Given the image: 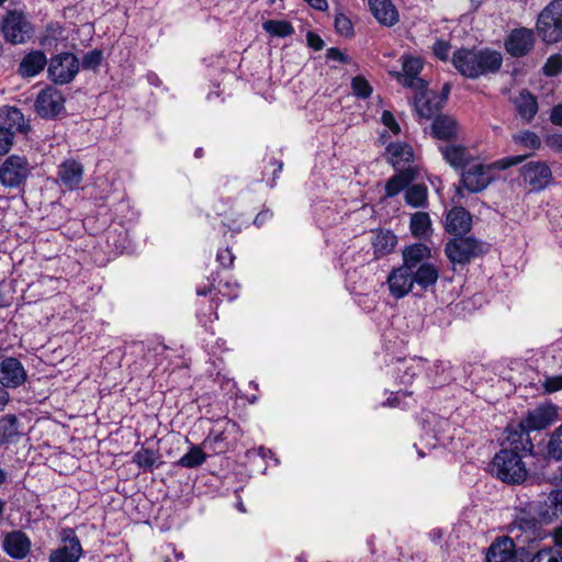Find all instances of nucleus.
Listing matches in <instances>:
<instances>
[{"instance_id":"obj_44","label":"nucleus","mask_w":562,"mask_h":562,"mask_svg":"<svg viewBox=\"0 0 562 562\" xmlns=\"http://www.w3.org/2000/svg\"><path fill=\"white\" fill-rule=\"evenodd\" d=\"M513 139L516 144L521 145L522 147L529 148L531 150L539 149L541 146L540 137L531 131H522L513 136Z\"/></svg>"},{"instance_id":"obj_56","label":"nucleus","mask_w":562,"mask_h":562,"mask_svg":"<svg viewBox=\"0 0 562 562\" xmlns=\"http://www.w3.org/2000/svg\"><path fill=\"white\" fill-rule=\"evenodd\" d=\"M13 137L11 132L0 127V155H4L10 150L13 144Z\"/></svg>"},{"instance_id":"obj_38","label":"nucleus","mask_w":562,"mask_h":562,"mask_svg":"<svg viewBox=\"0 0 562 562\" xmlns=\"http://www.w3.org/2000/svg\"><path fill=\"white\" fill-rule=\"evenodd\" d=\"M160 454L157 450L140 448L135 452L133 462L145 472H151L157 467Z\"/></svg>"},{"instance_id":"obj_29","label":"nucleus","mask_w":562,"mask_h":562,"mask_svg":"<svg viewBox=\"0 0 562 562\" xmlns=\"http://www.w3.org/2000/svg\"><path fill=\"white\" fill-rule=\"evenodd\" d=\"M402 255L403 266L414 270L416 267L424 265V260H427L431 257V250L425 244L415 243L405 247Z\"/></svg>"},{"instance_id":"obj_41","label":"nucleus","mask_w":562,"mask_h":562,"mask_svg":"<svg viewBox=\"0 0 562 562\" xmlns=\"http://www.w3.org/2000/svg\"><path fill=\"white\" fill-rule=\"evenodd\" d=\"M218 307V302L214 297L209 301L205 305V302L200 303V307L198 310L196 316L200 324L203 327H207L210 324L214 323L217 319L216 310Z\"/></svg>"},{"instance_id":"obj_17","label":"nucleus","mask_w":562,"mask_h":562,"mask_svg":"<svg viewBox=\"0 0 562 562\" xmlns=\"http://www.w3.org/2000/svg\"><path fill=\"white\" fill-rule=\"evenodd\" d=\"M61 539L63 546L50 554L49 562H77L82 553V548L75 530L64 529Z\"/></svg>"},{"instance_id":"obj_59","label":"nucleus","mask_w":562,"mask_h":562,"mask_svg":"<svg viewBox=\"0 0 562 562\" xmlns=\"http://www.w3.org/2000/svg\"><path fill=\"white\" fill-rule=\"evenodd\" d=\"M546 144L557 151H562V135L561 134H552L548 135L546 138Z\"/></svg>"},{"instance_id":"obj_61","label":"nucleus","mask_w":562,"mask_h":562,"mask_svg":"<svg viewBox=\"0 0 562 562\" xmlns=\"http://www.w3.org/2000/svg\"><path fill=\"white\" fill-rule=\"evenodd\" d=\"M273 216V213L272 211H270L269 209H266V210H262L261 212H259L257 214V216L254 218V225L257 226L258 228L262 227V225L268 222L269 220H271Z\"/></svg>"},{"instance_id":"obj_34","label":"nucleus","mask_w":562,"mask_h":562,"mask_svg":"<svg viewBox=\"0 0 562 562\" xmlns=\"http://www.w3.org/2000/svg\"><path fill=\"white\" fill-rule=\"evenodd\" d=\"M415 171L412 168L402 170L391 177L385 184V198H393L408 187L414 180Z\"/></svg>"},{"instance_id":"obj_64","label":"nucleus","mask_w":562,"mask_h":562,"mask_svg":"<svg viewBox=\"0 0 562 562\" xmlns=\"http://www.w3.org/2000/svg\"><path fill=\"white\" fill-rule=\"evenodd\" d=\"M269 164H270V166L274 167L273 178L271 179V181L268 182L269 187L273 188L276 186V178H277L278 173H280L283 169V162L280 160H277L274 158H271Z\"/></svg>"},{"instance_id":"obj_53","label":"nucleus","mask_w":562,"mask_h":562,"mask_svg":"<svg viewBox=\"0 0 562 562\" xmlns=\"http://www.w3.org/2000/svg\"><path fill=\"white\" fill-rule=\"evenodd\" d=\"M450 49H451L450 43L445 40H437L432 45L434 55L438 59L443 60V61H446L448 59Z\"/></svg>"},{"instance_id":"obj_40","label":"nucleus","mask_w":562,"mask_h":562,"mask_svg":"<svg viewBox=\"0 0 562 562\" xmlns=\"http://www.w3.org/2000/svg\"><path fill=\"white\" fill-rule=\"evenodd\" d=\"M226 439L227 437L224 430H211L206 438L203 440L202 447L204 449L211 450L215 454L223 453L227 449V445L225 442Z\"/></svg>"},{"instance_id":"obj_7","label":"nucleus","mask_w":562,"mask_h":562,"mask_svg":"<svg viewBox=\"0 0 562 562\" xmlns=\"http://www.w3.org/2000/svg\"><path fill=\"white\" fill-rule=\"evenodd\" d=\"M2 33L7 42L24 44L32 36L33 27L23 13L11 11L3 19Z\"/></svg>"},{"instance_id":"obj_24","label":"nucleus","mask_w":562,"mask_h":562,"mask_svg":"<svg viewBox=\"0 0 562 562\" xmlns=\"http://www.w3.org/2000/svg\"><path fill=\"white\" fill-rule=\"evenodd\" d=\"M370 12L384 26L395 25L400 18L396 7L391 0H369Z\"/></svg>"},{"instance_id":"obj_55","label":"nucleus","mask_w":562,"mask_h":562,"mask_svg":"<svg viewBox=\"0 0 562 562\" xmlns=\"http://www.w3.org/2000/svg\"><path fill=\"white\" fill-rule=\"evenodd\" d=\"M381 121L393 134H400L401 127L392 112L384 110L381 116Z\"/></svg>"},{"instance_id":"obj_37","label":"nucleus","mask_w":562,"mask_h":562,"mask_svg":"<svg viewBox=\"0 0 562 562\" xmlns=\"http://www.w3.org/2000/svg\"><path fill=\"white\" fill-rule=\"evenodd\" d=\"M426 361L424 359H412L408 362L403 363V368H398V381L400 384L405 386L411 385L415 376H417L426 368Z\"/></svg>"},{"instance_id":"obj_20","label":"nucleus","mask_w":562,"mask_h":562,"mask_svg":"<svg viewBox=\"0 0 562 562\" xmlns=\"http://www.w3.org/2000/svg\"><path fill=\"white\" fill-rule=\"evenodd\" d=\"M0 127L11 132L13 136L16 132L26 134L31 130L21 110L8 105L0 108Z\"/></svg>"},{"instance_id":"obj_10","label":"nucleus","mask_w":562,"mask_h":562,"mask_svg":"<svg viewBox=\"0 0 562 562\" xmlns=\"http://www.w3.org/2000/svg\"><path fill=\"white\" fill-rule=\"evenodd\" d=\"M34 109L42 119H55L65 110V98L55 87H46L37 94Z\"/></svg>"},{"instance_id":"obj_33","label":"nucleus","mask_w":562,"mask_h":562,"mask_svg":"<svg viewBox=\"0 0 562 562\" xmlns=\"http://www.w3.org/2000/svg\"><path fill=\"white\" fill-rule=\"evenodd\" d=\"M516 110L519 116L526 122H530L538 112L537 98L528 90H522L515 100Z\"/></svg>"},{"instance_id":"obj_12","label":"nucleus","mask_w":562,"mask_h":562,"mask_svg":"<svg viewBox=\"0 0 562 562\" xmlns=\"http://www.w3.org/2000/svg\"><path fill=\"white\" fill-rule=\"evenodd\" d=\"M525 458L533 454V443L527 431L520 424L506 427V437L502 442V449Z\"/></svg>"},{"instance_id":"obj_18","label":"nucleus","mask_w":562,"mask_h":562,"mask_svg":"<svg viewBox=\"0 0 562 562\" xmlns=\"http://www.w3.org/2000/svg\"><path fill=\"white\" fill-rule=\"evenodd\" d=\"M390 293L395 299L406 296L414 286L413 270L405 266L393 269L387 277Z\"/></svg>"},{"instance_id":"obj_14","label":"nucleus","mask_w":562,"mask_h":562,"mask_svg":"<svg viewBox=\"0 0 562 562\" xmlns=\"http://www.w3.org/2000/svg\"><path fill=\"white\" fill-rule=\"evenodd\" d=\"M462 170V186L472 193L483 191L494 178L492 167L483 164H474Z\"/></svg>"},{"instance_id":"obj_11","label":"nucleus","mask_w":562,"mask_h":562,"mask_svg":"<svg viewBox=\"0 0 562 562\" xmlns=\"http://www.w3.org/2000/svg\"><path fill=\"white\" fill-rule=\"evenodd\" d=\"M559 418L558 407L552 403L540 404L529 409L519 424L527 431L542 430L555 423Z\"/></svg>"},{"instance_id":"obj_46","label":"nucleus","mask_w":562,"mask_h":562,"mask_svg":"<svg viewBox=\"0 0 562 562\" xmlns=\"http://www.w3.org/2000/svg\"><path fill=\"white\" fill-rule=\"evenodd\" d=\"M447 366L443 361H436L431 368L428 369L427 376L432 385H441L448 380L446 374Z\"/></svg>"},{"instance_id":"obj_16","label":"nucleus","mask_w":562,"mask_h":562,"mask_svg":"<svg viewBox=\"0 0 562 562\" xmlns=\"http://www.w3.org/2000/svg\"><path fill=\"white\" fill-rule=\"evenodd\" d=\"M424 63L419 57L404 56L403 57V74H398V81L407 88L415 90V92H423L427 88V82L419 78L418 75L423 70Z\"/></svg>"},{"instance_id":"obj_60","label":"nucleus","mask_w":562,"mask_h":562,"mask_svg":"<svg viewBox=\"0 0 562 562\" xmlns=\"http://www.w3.org/2000/svg\"><path fill=\"white\" fill-rule=\"evenodd\" d=\"M308 46L315 50H321L324 47V41L314 32H308L306 35Z\"/></svg>"},{"instance_id":"obj_58","label":"nucleus","mask_w":562,"mask_h":562,"mask_svg":"<svg viewBox=\"0 0 562 562\" xmlns=\"http://www.w3.org/2000/svg\"><path fill=\"white\" fill-rule=\"evenodd\" d=\"M326 57L327 59L336 60L342 64H348L350 61L349 57L337 47L328 48L326 52Z\"/></svg>"},{"instance_id":"obj_50","label":"nucleus","mask_w":562,"mask_h":562,"mask_svg":"<svg viewBox=\"0 0 562 562\" xmlns=\"http://www.w3.org/2000/svg\"><path fill=\"white\" fill-rule=\"evenodd\" d=\"M542 71L548 77L558 76L562 71V55L550 56L543 65Z\"/></svg>"},{"instance_id":"obj_42","label":"nucleus","mask_w":562,"mask_h":562,"mask_svg":"<svg viewBox=\"0 0 562 562\" xmlns=\"http://www.w3.org/2000/svg\"><path fill=\"white\" fill-rule=\"evenodd\" d=\"M262 29L272 36L288 37L294 33V27L288 21L268 20L262 23Z\"/></svg>"},{"instance_id":"obj_2","label":"nucleus","mask_w":562,"mask_h":562,"mask_svg":"<svg viewBox=\"0 0 562 562\" xmlns=\"http://www.w3.org/2000/svg\"><path fill=\"white\" fill-rule=\"evenodd\" d=\"M451 63L456 70L469 79H477L497 74L503 65V56L492 48H465L453 52Z\"/></svg>"},{"instance_id":"obj_13","label":"nucleus","mask_w":562,"mask_h":562,"mask_svg":"<svg viewBox=\"0 0 562 562\" xmlns=\"http://www.w3.org/2000/svg\"><path fill=\"white\" fill-rule=\"evenodd\" d=\"M48 58L42 49H29L23 52L16 67V75L22 79H33L44 71Z\"/></svg>"},{"instance_id":"obj_57","label":"nucleus","mask_w":562,"mask_h":562,"mask_svg":"<svg viewBox=\"0 0 562 562\" xmlns=\"http://www.w3.org/2000/svg\"><path fill=\"white\" fill-rule=\"evenodd\" d=\"M543 387L548 393H553L562 390V374L548 376L543 382Z\"/></svg>"},{"instance_id":"obj_28","label":"nucleus","mask_w":562,"mask_h":562,"mask_svg":"<svg viewBox=\"0 0 562 562\" xmlns=\"http://www.w3.org/2000/svg\"><path fill=\"white\" fill-rule=\"evenodd\" d=\"M31 548V541L22 531H13L5 536L3 549L11 558L23 559Z\"/></svg>"},{"instance_id":"obj_6","label":"nucleus","mask_w":562,"mask_h":562,"mask_svg":"<svg viewBox=\"0 0 562 562\" xmlns=\"http://www.w3.org/2000/svg\"><path fill=\"white\" fill-rule=\"evenodd\" d=\"M80 63L77 56L69 52L54 55L47 64V75L55 85L70 83L77 76Z\"/></svg>"},{"instance_id":"obj_32","label":"nucleus","mask_w":562,"mask_h":562,"mask_svg":"<svg viewBox=\"0 0 562 562\" xmlns=\"http://www.w3.org/2000/svg\"><path fill=\"white\" fill-rule=\"evenodd\" d=\"M439 278L438 269L429 262L420 265L413 270V282L422 290L434 286Z\"/></svg>"},{"instance_id":"obj_1","label":"nucleus","mask_w":562,"mask_h":562,"mask_svg":"<svg viewBox=\"0 0 562 562\" xmlns=\"http://www.w3.org/2000/svg\"><path fill=\"white\" fill-rule=\"evenodd\" d=\"M561 515L562 490H553L543 505L530 503L522 508H516L515 518L507 527L509 539L518 550L535 549L538 542L550 536L543 524H549Z\"/></svg>"},{"instance_id":"obj_9","label":"nucleus","mask_w":562,"mask_h":562,"mask_svg":"<svg viewBox=\"0 0 562 562\" xmlns=\"http://www.w3.org/2000/svg\"><path fill=\"white\" fill-rule=\"evenodd\" d=\"M445 252L449 260L453 263L465 265L481 252V245L472 237L456 236L446 247Z\"/></svg>"},{"instance_id":"obj_5","label":"nucleus","mask_w":562,"mask_h":562,"mask_svg":"<svg viewBox=\"0 0 562 562\" xmlns=\"http://www.w3.org/2000/svg\"><path fill=\"white\" fill-rule=\"evenodd\" d=\"M32 171L25 156L10 155L0 166V182L10 189L23 187Z\"/></svg>"},{"instance_id":"obj_63","label":"nucleus","mask_w":562,"mask_h":562,"mask_svg":"<svg viewBox=\"0 0 562 562\" xmlns=\"http://www.w3.org/2000/svg\"><path fill=\"white\" fill-rule=\"evenodd\" d=\"M550 121L557 126H562V103H559L552 108Z\"/></svg>"},{"instance_id":"obj_27","label":"nucleus","mask_w":562,"mask_h":562,"mask_svg":"<svg viewBox=\"0 0 562 562\" xmlns=\"http://www.w3.org/2000/svg\"><path fill=\"white\" fill-rule=\"evenodd\" d=\"M389 161L394 169L402 171L411 168L409 165L414 160V153L412 146L406 143H390L386 146Z\"/></svg>"},{"instance_id":"obj_3","label":"nucleus","mask_w":562,"mask_h":562,"mask_svg":"<svg viewBox=\"0 0 562 562\" xmlns=\"http://www.w3.org/2000/svg\"><path fill=\"white\" fill-rule=\"evenodd\" d=\"M522 459L507 450H499L490 464L491 473L504 483L520 484L528 476Z\"/></svg>"},{"instance_id":"obj_39","label":"nucleus","mask_w":562,"mask_h":562,"mask_svg":"<svg viewBox=\"0 0 562 562\" xmlns=\"http://www.w3.org/2000/svg\"><path fill=\"white\" fill-rule=\"evenodd\" d=\"M206 459L207 454L203 451L202 445H193L190 447L189 451L179 459L178 465L194 469L202 465Z\"/></svg>"},{"instance_id":"obj_30","label":"nucleus","mask_w":562,"mask_h":562,"mask_svg":"<svg viewBox=\"0 0 562 562\" xmlns=\"http://www.w3.org/2000/svg\"><path fill=\"white\" fill-rule=\"evenodd\" d=\"M515 543L506 538L504 540L494 541L487 550V562H516V557L513 551Z\"/></svg>"},{"instance_id":"obj_8","label":"nucleus","mask_w":562,"mask_h":562,"mask_svg":"<svg viewBox=\"0 0 562 562\" xmlns=\"http://www.w3.org/2000/svg\"><path fill=\"white\" fill-rule=\"evenodd\" d=\"M519 173L524 183L533 192L542 191L553 181L550 167L547 162L540 160L522 165Z\"/></svg>"},{"instance_id":"obj_21","label":"nucleus","mask_w":562,"mask_h":562,"mask_svg":"<svg viewBox=\"0 0 562 562\" xmlns=\"http://www.w3.org/2000/svg\"><path fill=\"white\" fill-rule=\"evenodd\" d=\"M472 216L464 207H453L446 217V229L454 236H462L470 232Z\"/></svg>"},{"instance_id":"obj_54","label":"nucleus","mask_w":562,"mask_h":562,"mask_svg":"<svg viewBox=\"0 0 562 562\" xmlns=\"http://www.w3.org/2000/svg\"><path fill=\"white\" fill-rule=\"evenodd\" d=\"M216 260L221 267L231 268L234 265L235 256L233 255L232 250L226 247L217 251Z\"/></svg>"},{"instance_id":"obj_22","label":"nucleus","mask_w":562,"mask_h":562,"mask_svg":"<svg viewBox=\"0 0 562 562\" xmlns=\"http://www.w3.org/2000/svg\"><path fill=\"white\" fill-rule=\"evenodd\" d=\"M459 125L454 117L447 114H438L431 123V135L447 143L457 139Z\"/></svg>"},{"instance_id":"obj_62","label":"nucleus","mask_w":562,"mask_h":562,"mask_svg":"<svg viewBox=\"0 0 562 562\" xmlns=\"http://www.w3.org/2000/svg\"><path fill=\"white\" fill-rule=\"evenodd\" d=\"M525 158H526V156H522V155L510 156V157H506V158L499 160L498 164L501 165V167L503 169H506L512 166L519 165L520 162H522L525 160Z\"/></svg>"},{"instance_id":"obj_26","label":"nucleus","mask_w":562,"mask_h":562,"mask_svg":"<svg viewBox=\"0 0 562 562\" xmlns=\"http://www.w3.org/2000/svg\"><path fill=\"white\" fill-rule=\"evenodd\" d=\"M443 159L454 169H464L472 160V155L467 147L452 144L438 146Z\"/></svg>"},{"instance_id":"obj_51","label":"nucleus","mask_w":562,"mask_h":562,"mask_svg":"<svg viewBox=\"0 0 562 562\" xmlns=\"http://www.w3.org/2000/svg\"><path fill=\"white\" fill-rule=\"evenodd\" d=\"M530 562H562L561 553L551 547L539 550Z\"/></svg>"},{"instance_id":"obj_23","label":"nucleus","mask_w":562,"mask_h":562,"mask_svg":"<svg viewBox=\"0 0 562 562\" xmlns=\"http://www.w3.org/2000/svg\"><path fill=\"white\" fill-rule=\"evenodd\" d=\"M442 104L443 100H439V95L429 92L427 88L423 92H416L414 99V105L418 115L425 119L437 116Z\"/></svg>"},{"instance_id":"obj_15","label":"nucleus","mask_w":562,"mask_h":562,"mask_svg":"<svg viewBox=\"0 0 562 562\" xmlns=\"http://www.w3.org/2000/svg\"><path fill=\"white\" fill-rule=\"evenodd\" d=\"M535 33L530 29L519 27L513 30L506 41V52L516 58L526 56L535 46Z\"/></svg>"},{"instance_id":"obj_47","label":"nucleus","mask_w":562,"mask_h":562,"mask_svg":"<svg viewBox=\"0 0 562 562\" xmlns=\"http://www.w3.org/2000/svg\"><path fill=\"white\" fill-rule=\"evenodd\" d=\"M103 59V53L101 49H92L83 55L81 60V67L85 70H97Z\"/></svg>"},{"instance_id":"obj_4","label":"nucleus","mask_w":562,"mask_h":562,"mask_svg":"<svg viewBox=\"0 0 562 562\" xmlns=\"http://www.w3.org/2000/svg\"><path fill=\"white\" fill-rule=\"evenodd\" d=\"M537 31L548 44L562 40V0L551 1L539 14Z\"/></svg>"},{"instance_id":"obj_25","label":"nucleus","mask_w":562,"mask_h":562,"mask_svg":"<svg viewBox=\"0 0 562 562\" xmlns=\"http://www.w3.org/2000/svg\"><path fill=\"white\" fill-rule=\"evenodd\" d=\"M83 178V166L75 159H67L58 167V179L68 190L79 187Z\"/></svg>"},{"instance_id":"obj_45","label":"nucleus","mask_w":562,"mask_h":562,"mask_svg":"<svg viewBox=\"0 0 562 562\" xmlns=\"http://www.w3.org/2000/svg\"><path fill=\"white\" fill-rule=\"evenodd\" d=\"M548 453L554 460H562V424L550 437L548 442Z\"/></svg>"},{"instance_id":"obj_19","label":"nucleus","mask_w":562,"mask_h":562,"mask_svg":"<svg viewBox=\"0 0 562 562\" xmlns=\"http://www.w3.org/2000/svg\"><path fill=\"white\" fill-rule=\"evenodd\" d=\"M26 380V371L20 360L13 357L0 363V383L5 387H18Z\"/></svg>"},{"instance_id":"obj_35","label":"nucleus","mask_w":562,"mask_h":562,"mask_svg":"<svg viewBox=\"0 0 562 562\" xmlns=\"http://www.w3.org/2000/svg\"><path fill=\"white\" fill-rule=\"evenodd\" d=\"M20 436L19 420L15 415L8 414L0 418V443L15 442Z\"/></svg>"},{"instance_id":"obj_48","label":"nucleus","mask_w":562,"mask_h":562,"mask_svg":"<svg viewBox=\"0 0 562 562\" xmlns=\"http://www.w3.org/2000/svg\"><path fill=\"white\" fill-rule=\"evenodd\" d=\"M335 29L338 34L345 37H351L355 33L351 20L344 13H337L335 15Z\"/></svg>"},{"instance_id":"obj_36","label":"nucleus","mask_w":562,"mask_h":562,"mask_svg":"<svg viewBox=\"0 0 562 562\" xmlns=\"http://www.w3.org/2000/svg\"><path fill=\"white\" fill-rule=\"evenodd\" d=\"M409 229L414 237L418 239L426 238L431 233V220L426 212H416L412 215Z\"/></svg>"},{"instance_id":"obj_49","label":"nucleus","mask_w":562,"mask_h":562,"mask_svg":"<svg viewBox=\"0 0 562 562\" xmlns=\"http://www.w3.org/2000/svg\"><path fill=\"white\" fill-rule=\"evenodd\" d=\"M351 88L355 95L361 99H367L372 93V88L370 83L362 76H357L352 78Z\"/></svg>"},{"instance_id":"obj_52","label":"nucleus","mask_w":562,"mask_h":562,"mask_svg":"<svg viewBox=\"0 0 562 562\" xmlns=\"http://www.w3.org/2000/svg\"><path fill=\"white\" fill-rule=\"evenodd\" d=\"M239 286L236 282H220L217 285V293L222 296L227 297L228 301H233L238 296L239 293Z\"/></svg>"},{"instance_id":"obj_31","label":"nucleus","mask_w":562,"mask_h":562,"mask_svg":"<svg viewBox=\"0 0 562 562\" xmlns=\"http://www.w3.org/2000/svg\"><path fill=\"white\" fill-rule=\"evenodd\" d=\"M372 247L376 258L386 256L395 249L397 244L396 235L389 229H380L373 233Z\"/></svg>"},{"instance_id":"obj_43","label":"nucleus","mask_w":562,"mask_h":562,"mask_svg":"<svg viewBox=\"0 0 562 562\" xmlns=\"http://www.w3.org/2000/svg\"><path fill=\"white\" fill-rule=\"evenodd\" d=\"M427 201V188L424 184H414L405 192V202L413 206H423Z\"/></svg>"}]
</instances>
